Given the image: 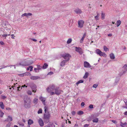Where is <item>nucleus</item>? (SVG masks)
I'll use <instances>...</instances> for the list:
<instances>
[{
  "label": "nucleus",
  "instance_id": "16",
  "mask_svg": "<svg viewBox=\"0 0 127 127\" xmlns=\"http://www.w3.org/2000/svg\"><path fill=\"white\" fill-rule=\"evenodd\" d=\"M0 107L2 109L4 108V105L2 101L0 102Z\"/></svg>",
  "mask_w": 127,
  "mask_h": 127
},
{
  "label": "nucleus",
  "instance_id": "11",
  "mask_svg": "<svg viewBox=\"0 0 127 127\" xmlns=\"http://www.w3.org/2000/svg\"><path fill=\"white\" fill-rule=\"evenodd\" d=\"M123 68L124 69V70H123V73H125L126 71L127 70V65H125L123 67Z\"/></svg>",
  "mask_w": 127,
  "mask_h": 127
},
{
  "label": "nucleus",
  "instance_id": "58",
  "mask_svg": "<svg viewBox=\"0 0 127 127\" xmlns=\"http://www.w3.org/2000/svg\"><path fill=\"white\" fill-rule=\"evenodd\" d=\"M79 83H83L84 82V81L83 80H80L79 81Z\"/></svg>",
  "mask_w": 127,
  "mask_h": 127
},
{
  "label": "nucleus",
  "instance_id": "7",
  "mask_svg": "<svg viewBox=\"0 0 127 127\" xmlns=\"http://www.w3.org/2000/svg\"><path fill=\"white\" fill-rule=\"evenodd\" d=\"M38 123L40 126L41 127H42L44 125V122L43 120L40 119L38 120Z\"/></svg>",
  "mask_w": 127,
  "mask_h": 127
},
{
  "label": "nucleus",
  "instance_id": "22",
  "mask_svg": "<svg viewBox=\"0 0 127 127\" xmlns=\"http://www.w3.org/2000/svg\"><path fill=\"white\" fill-rule=\"evenodd\" d=\"M38 100V99L34 98L33 100V102L36 104L37 103Z\"/></svg>",
  "mask_w": 127,
  "mask_h": 127
},
{
  "label": "nucleus",
  "instance_id": "38",
  "mask_svg": "<svg viewBox=\"0 0 127 127\" xmlns=\"http://www.w3.org/2000/svg\"><path fill=\"white\" fill-rule=\"evenodd\" d=\"M103 48L104 50L106 52L108 50V48H107L105 46H104L103 47Z\"/></svg>",
  "mask_w": 127,
  "mask_h": 127
},
{
  "label": "nucleus",
  "instance_id": "61",
  "mask_svg": "<svg viewBox=\"0 0 127 127\" xmlns=\"http://www.w3.org/2000/svg\"><path fill=\"white\" fill-rule=\"evenodd\" d=\"M17 88L18 91H19L20 90V86H19V87H17Z\"/></svg>",
  "mask_w": 127,
  "mask_h": 127
},
{
  "label": "nucleus",
  "instance_id": "47",
  "mask_svg": "<svg viewBox=\"0 0 127 127\" xmlns=\"http://www.w3.org/2000/svg\"><path fill=\"white\" fill-rule=\"evenodd\" d=\"M24 74V73L21 74H18V75L19 76H20L23 77L25 76Z\"/></svg>",
  "mask_w": 127,
  "mask_h": 127
},
{
  "label": "nucleus",
  "instance_id": "3",
  "mask_svg": "<svg viewBox=\"0 0 127 127\" xmlns=\"http://www.w3.org/2000/svg\"><path fill=\"white\" fill-rule=\"evenodd\" d=\"M61 56L64 58L65 59L67 58H69L71 57V56L69 54L65 53L64 54H62L61 55Z\"/></svg>",
  "mask_w": 127,
  "mask_h": 127
},
{
  "label": "nucleus",
  "instance_id": "55",
  "mask_svg": "<svg viewBox=\"0 0 127 127\" xmlns=\"http://www.w3.org/2000/svg\"><path fill=\"white\" fill-rule=\"evenodd\" d=\"M2 35L3 37H5L4 39H6V37L7 36V34H4Z\"/></svg>",
  "mask_w": 127,
  "mask_h": 127
},
{
  "label": "nucleus",
  "instance_id": "40",
  "mask_svg": "<svg viewBox=\"0 0 127 127\" xmlns=\"http://www.w3.org/2000/svg\"><path fill=\"white\" fill-rule=\"evenodd\" d=\"M97 114H92L91 116L92 118H95L96 117V115Z\"/></svg>",
  "mask_w": 127,
  "mask_h": 127
},
{
  "label": "nucleus",
  "instance_id": "39",
  "mask_svg": "<svg viewBox=\"0 0 127 127\" xmlns=\"http://www.w3.org/2000/svg\"><path fill=\"white\" fill-rule=\"evenodd\" d=\"M37 113L38 114L42 113V110L41 109H39Z\"/></svg>",
  "mask_w": 127,
  "mask_h": 127
},
{
  "label": "nucleus",
  "instance_id": "48",
  "mask_svg": "<svg viewBox=\"0 0 127 127\" xmlns=\"http://www.w3.org/2000/svg\"><path fill=\"white\" fill-rule=\"evenodd\" d=\"M11 124V123H9L8 124H7L5 127H9Z\"/></svg>",
  "mask_w": 127,
  "mask_h": 127
},
{
  "label": "nucleus",
  "instance_id": "44",
  "mask_svg": "<svg viewBox=\"0 0 127 127\" xmlns=\"http://www.w3.org/2000/svg\"><path fill=\"white\" fill-rule=\"evenodd\" d=\"M98 86V84H94L93 86V87L95 88H96V87Z\"/></svg>",
  "mask_w": 127,
  "mask_h": 127
},
{
  "label": "nucleus",
  "instance_id": "37",
  "mask_svg": "<svg viewBox=\"0 0 127 127\" xmlns=\"http://www.w3.org/2000/svg\"><path fill=\"white\" fill-rule=\"evenodd\" d=\"M37 70H39L40 69H41L42 68V67L40 65H37Z\"/></svg>",
  "mask_w": 127,
  "mask_h": 127
},
{
  "label": "nucleus",
  "instance_id": "6",
  "mask_svg": "<svg viewBox=\"0 0 127 127\" xmlns=\"http://www.w3.org/2000/svg\"><path fill=\"white\" fill-rule=\"evenodd\" d=\"M84 66L85 67L87 68H90L91 67V66L89 63L86 61L84 62Z\"/></svg>",
  "mask_w": 127,
  "mask_h": 127
},
{
  "label": "nucleus",
  "instance_id": "60",
  "mask_svg": "<svg viewBox=\"0 0 127 127\" xmlns=\"http://www.w3.org/2000/svg\"><path fill=\"white\" fill-rule=\"evenodd\" d=\"M89 126V125L86 124L84 125V127H88Z\"/></svg>",
  "mask_w": 127,
  "mask_h": 127
},
{
  "label": "nucleus",
  "instance_id": "57",
  "mask_svg": "<svg viewBox=\"0 0 127 127\" xmlns=\"http://www.w3.org/2000/svg\"><path fill=\"white\" fill-rule=\"evenodd\" d=\"M0 43L1 45H3L4 44V43L2 41H0Z\"/></svg>",
  "mask_w": 127,
  "mask_h": 127
},
{
  "label": "nucleus",
  "instance_id": "17",
  "mask_svg": "<svg viewBox=\"0 0 127 127\" xmlns=\"http://www.w3.org/2000/svg\"><path fill=\"white\" fill-rule=\"evenodd\" d=\"M39 99L42 102H45L46 100V98H44L41 96L39 97Z\"/></svg>",
  "mask_w": 127,
  "mask_h": 127
},
{
  "label": "nucleus",
  "instance_id": "51",
  "mask_svg": "<svg viewBox=\"0 0 127 127\" xmlns=\"http://www.w3.org/2000/svg\"><path fill=\"white\" fill-rule=\"evenodd\" d=\"M85 104V103L84 102H82L81 104V107L84 106Z\"/></svg>",
  "mask_w": 127,
  "mask_h": 127
},
{
  "label": "nucleus",
  "instance_id": "35",
  "mask_svg": "<svg viewBox=\"0 0 127 127\" xmlns=\"http://www.w3.org/2000/svg\"><path fill=\"white\" fill-rule=\"evenodd\" d=\"M44 112L45 113L47 112V111L48 110V107L45 106L44 107Z\"/></svg>",
  "mask_w": 127,
  "mask_h": 127
},
{
  "label": "nucleus",
  "instance_id": "53",
  "mask_svg": "<svg viewBox=\"0 0 127 127\" xmlns=\"http://www.w3.org/2000/svg\"><path fill=\"white\" fill-rule=\"evenodd\" d=\"M75 113H76V112L74 111H73L71 112V114L73 115H75Z\"/></svg>",
  "mask_w": 127,
  "mask_h": 127
},
{
  "label": "nucleus",
  "instance_id": "50",
  "mask_svg": "<svg viewBox=\"0 0 127 127\" xmlns=\"http://www.w3.org/2000/svg\"><path fill=\"white\" fill-rule=\"evenodd\" d=\"M79 53V54H80L81 55L83 53V52L82 51V49H81V50H80L78 52Z\"/></svg>",
  "mask_w": 127,
  "mask_h": 127
},
{
  "label": "nucleus",
  "instance_id": "36",
  "mask_svg": "<svg viewBox=\"0 0 127 127\" xmlns=\"http://www.w3.org/2000/svg\"><path fill=\"white\" fill-rule=\"evenodd\" d=\"M72 40L71 38L69 39L67 42V44H69L71 42Z\"/></svg>",
  "mask_w": 127,
  "mask_h": 127
},
{
  "label": "nucleus",
  "instance_id": "26",
  "mask_svg": "<svg viewBox=\"0 0 127 127\" xmlns=\"http://www.w3.org/2000/svg\"><path fill=\"white\" fill-rule=\"evenodd\" d=\"M47 127H55V126L53 123L51 124L48 125L47 126Z\"/></svg>",
  "mask_w": 127,
  "mask_h": 127
},
{
  "label": "nucleus",
  "instance_id": "54",
  "mask_svg": "<svg viewBox=\"0 0 127 127\" xmlns=\"http://www.w3.org/2000/svg\"><path fill=\"white\" fill-rule=\"evenodd\" d=\"M53 74V73L52 72L50 71L48 73L47 75H51Z\"/></svg>",
  "mask_w": 127,
  "mask_h": 127
},
{
  "label": "nucleus",
  "instance_id": "56",
  "mask_svg": "<svg viewBox=\"0 0 127 127\" xmlns=\"http://www.w3.org/2000/svg\"><path fill=\"white\" fill-rule=\"evenodd\" d=\"M111 121L114 124H116L117 123V121L116 120H112Z\"/></svg>",
  "mask_w": 127,
  "mask_h": 127
},
{
  "label": "nucleus",
  "instance_id": "25",
  "mask_svg": "<svg viewBox=\"0 0 127 127\" xmlns=\"http://www.w3.org/2000/svg\"><path fill=\"white\" fill-rule=\"evenodd\" d=\"M120 126L122 127H124L125 126H124V125H127V124L126 122H125L124 123H123L122 122H120Z\"/></svg>",
  "mask_w": 127,
  "mask_h": 127
},
{
  "label": "nucleus",
  "instance_id": "64",
  "mask_svg": "<svg viewBox=\"0 0 127 127\" xmlns=\"http://www.w3.org/2000/svg\"><path fill=\"white\" fill-rule=\"evenodd\" d=\"M2 98L3 99H5L6 97L2 95Z\"/></svg>",
  "mask_w": 127,
  "mask_h": 127
},
{
  "label": "nucleus",
  "instance_id": "1",
  "mask_svg": "<svg viewBox=\"0 0 127 127\" xmlns=\"http://www.w3.org/2000/svg\"><path fill=\"white\" fill-rule=\"evenodd\" d=\"M24 105L25 108L29 109L31 107V100L29 97H27L24 99Z\"/></svg>",
  "mask_w": 127,
  "mask_h": 127
},
{
  "label": "nucleus",
  "instance_id": "20",
  "mask_svg": "<svg viewBox=\"0 0 127 127\" xmlns=\"http://www.w3.org/2000/svg\"><path fill=\"white\" fill-rule=\"evenodd\" d=\"M48 65L46 63H44L43 65L42 68L43 69H45L47 68V67L48 66Z\"/></svg>",
  "mask_w": 127,
  "mask_h": 127
},
{
  "label": "nucleus",
  "instance_id": "10",
  "mask_svg": "<svg viewBox=\"0 0 127 127\" xmlns=\"http://www.w3.org/2000/svg\"><path fill=\"white\" fill-rule=\"evenodd\" d=\"M30 78L32 80H35L40 79V77L39 76H32L30 77Z\"/></svg>",
  "mask_w": 127,
  "mask_h": 127
},
{
  "label": "nucleus",
  "instance_id": "24",
  "mask_svg": "<svg viewBox=\"0 0 127 127\" xmlns=\"http://www.w3.org/2000/svg\"><path fill=\"white\" fill-rule=\"evenodd\" d=\"M117 27H119L120 25L121 22L120 20H118L117 21Z\"/></svg>",
  "mask_w": 127,
  "mask_h": 127
},
{
  "label": "nucleus",
  "instance_id": "63",
  "mask_svg": "<svg viewBox=\"0 0 127 127\" xmlns=\"http://www.w3.org/2000/svg\"><path fill=\"white\" fill-rule=\"evenodd\" d=\"M98 16L97 15L95 17V18L96 20H97L98 19Z\"/></svg>",
  "mask_w": 127,
  "mask_h": 127
},
{
  "label": "nucleus",
  "instance_id": "43",
  "mask_svg": "<svg viewBox=\"0 0 127 127\" xmlns=\"http://www.w3.org/2000/svg\"><path fill=\"white\" fill-rule=\"evenodd\" d=\"M65 64H64V62H63V61H62L60 65L63 66L65 65Z\"/></svg>",
  "mask_w": 127,
  "mask_h": 127
},
{
  "label": "nucleus",
  "instance_id": "42",
  "mask_svg": "<svg viewBox=\"0 0 127 127\" xmlns=\"http://www.w3.org/2000/svg\"><path fill=\"white\" fill-rule=\"evenodd\" d=\"M92 118L91 116H89L88 119V120L87 121H88L89 122L90 121L92 120Z\"/></svg>",
  "mask_w": 127,
  "mask_h": 127
},
{
  "label": "nucleus",
  "instance_id": "59",
  "mask_svg": "<svg viewBox=\"0 0 127 127\" xmlns=\"http://www.w3.org/2000/svg\"><path fill=\"white\" fill-rule=\"evenodd\" d=\"M28 94H29L30 95H32V92L31 91H28Z\"/></svg>",
  "mask_w": 127,
  "mask_h": 127
},
{
  "label": "nucleus",
  "instance_id": "14",
  "mask_svg": "<svg viewBox=\"0 0 127 127\" xmlns=\"http://www.w3.org/2000/svg\"><path fill=\"white\" fill-rule=\"evenodd\" d=\"M55 94L56 95H59L60 93L61 92L60 91H59L57 89H55Z\"/></svg>",
  "mask_w": 127,
  "mask_h": 127
},
{
  "label": "nucleus",
  "instance_id": "8",
  "mask_svg": "<svg viewBox=\"0 0 127 127\" xmlns=\"http://www.w3.org/2000/svg\"><path fill=\"white\" fill-rule=\"evenodd\" d=\"M74 12L77 14H80L82 13L81 10L79 9H76L74 10Z\"/></svg>",
  "mask_w": 127,
  "mask_h": 127
},
{
  "label": "nucleus",
  "instance_id": "13",
  "mask_svg": "<svg viewBox=\"0 0 127 127\" xmlns=\"http://www.w3.org/2000/svg\"><path fill=\"white\" fill-rule=\"evenodd\" d=\"M96 53L97 54H98L100 56L101 54L102 53L101 51L98 49H97L95 51Z\"/></svg>",
  "mask_w": 127,
  "mask_h": 127
},
{
  "label": "nucleus",
  "instance_id": "52",
  "mask_svg": "<svg viewBox=\"0 0 127 127\" xmlns=\"http://www.w3.org/2000/svg\"><path fill=\"white\" fill-rule=\"evenodd\" d=\"M24 75L25 76H28L29 74H30V73L29 72H26V73H24Z\"/></svg>",
  "mask_w": 127,
  "mask_h": 127
},
{
  "label": "nucleus",
  "instance_id": "62",
  "mask_svg": "<svg viewBox=\"0 0 127 127\" xmlns=\"http://www.w3.org/2000/svg\"><path fill=\"white\" fill-rule=\"evenodd\" d=\"M124 73H123H123H122V72H120L119 74V75L120 76H121L122 75H123V74H124Z\"/></svg>",
  "mask_w": 127,
  "mask_h": 127
},
{
  "label": "nucleus",
  "instance_id": "12",
  "mask_svg": "<svg viewBox=\"0 0 127 127\" xmlns=\"http://www.w3.org/2000/svg\"><path fill=\"white\" fill-rule=\"evenodd\" d=\"M32 15V14L31 13H25L23 14L22 15V16H30Z\"/></svg>",
  "mask_w": 127,
  "mask_h": 127
},
{
  "label": "nucleus",
  "instance_id": "15",
  "mask_svg": "<svg viewBox=\"0 0 127 127\" xmlns=\"http://www.w3.org/2000/svg\"><path fill=\"white\" fill-rule=\"evenodd\" d=\"M110 57L111 59H115V57L114 54L112 53L110 54Z\"/></svg>",
  "mask_w": 127,
  "mask_h": 127
},
{
  "label": "nucleus",
  "instance_id": "18",
  "mask_svg": "<svg viewBox=\"0 0 127 127\" xmlns=\"http://www.w3.org/2000/svg\"><path fill=\"white\" fill-rule=\"evenodd\" d=\"M33 122L32 120L29 119L28 121V124L29 125H31L33 124Z\"/></svg>",
  "mask_w": 127,
  "mask_h": 127
},
{
  "label": "nucleus",
  "instance_id": "31",
  "mask_svg": "<svg viewBox=\"0 0 127 127\" xmlns=\"http://www.w3.org/2000/svg\"><path fill=\"white\" fill-rule=\"evenodd\" d=\"M85 33L83 35L82 37V38L80 40V43H82L83 41L84 40V38L85 37Z\"/></svg>",
  "mask_w": 127,
  "mask_h": 127
},
{
  "label": "nucleus",
  "instance_id": "5",
  "mask_svg": "<svg viewBox=\"0 0 127 127\" xmlns=\"http://www.w3.org/2000/svg\"><path fill=\"white\" fill-rule=\"evenodd\" d=\"M78 23L79 27L80 28H82L83 27V24L84 23V22L83 21L81 20L78 21Z\"/></svg>",
  "mask_w": 127,
  "mask_h": 127
},
{
  "label": "nucleus",
  "instance_id": "46",
  "mask_svg": "<svg viewBox=\"0 0 127 127\" xmlns=\"http://www.w3.org/2000/svg\"><path fill=\"white\" fill-rule=\"evenodd\" d=\"M29 68H30V71H32V69L33 68V67L32 66H29Z\"/></svg>",
  "mask_w": 127,
  "mask_h": 127
},
{
  "label": "nucleus",
  "instance_id": "9",
  "mask_svg": "<svg viewBox=\"0 0 127 127\" xmlns=\"http://www.w3.org/2000/svg\"><path fill=\"white\" fill-rule=\"evenodd\" d=\"M13 120L12 117H10V116H8L7 118L5 121V122H10V121H12Z\"/></svg>",
  "mask_w": 127,
  "mask_h": 127
},
{
  "label": "nucleus",
  "instance_id": "28",
  "mask_svg": "<svg viewBox=\"0 0 127 127\" xmlns=\"http://www.w3.org/2000/svg\"><path fill=\"white\" fill-rule=\"evenodd\" d=\"M49 87L52 90V91H53L54 90H55V86L53 85H52V86H49Z\"/></svg>",
  "mask_w": 127,
  "mask_h": 127
},
{
  "label": "nucleus",
  "instance_id": "34",
  "mask_svg": "<svg viewBox=\"0 0 127 127\" xmlns=\"http://www.w3.org/2000/svg\"><path fill=\"white\" fill-rule=\"evenodd\" d=\"M4 115V113H3L2 111L0 110V117H3Z\"/></svg>",
  "mask_w": 127,
  "mask_h": 127
},
{
  "label": "nucleus",
  "instance_id": "41",
  "mask_svg": "<svg viewBox=\"0 0 127 127\" xmlns=\"http://www.w3.org/2000/svg\"><path fill=\"white\" fill-rule=\"evenodd\" d=\"M69 60V58H68L66 60H64L63 61V62H64V64H65V63L67 62V61H68Z\"/></svg>",
  "mask_w": 127,
  "mask_h": 127
},
{
  "label": "nucleus",
  "instance_id": "19",
  "mask_svg": "<svg viewBox=\"0 0 127 127\" xmlns=\"http://www.w3.org/2000/svg\"><path fill=\"white\" fill-rule=\"evenodd\" d=\"M33 63V62L32 61H29L28 63V64H25V66H28L31 64Z\"/></svg>",
  "mask_w": 127,
  "mask_h": 127
},
{
  "label": "nucleus",
  "instance_id": "45",
  "mask_svg": "<svg viewBox=\"0 0 127 127\" xmlns=\"http://www.w3.org/2000/svg\"><path fill=\"white\" fill-rule=\"evenodd\" d=\"M89 108L90 109H92L93 108V105L92 104H90L89 107Z\"/></svg>",
  "mask_w": 127,
  "mask_h": 127
},
{
  "label": "nucleus",
  "instance_id": "4",
  "mask_svg": "<svg viewBox=\"0 0 127 127\" xmlns=\"http://www.w3.org/2000/svg\"><path fill=\"white\" fill-rule=\"evenodd\" d=\"M50 116V113L49 111L44 114V119H49Z\"/></svg>",
  "mask_w": 127,
  "mask_h": 127
},
{
  "label": "nucleus",
  "instance_id": "27",
  "mask_svg": "<svg viewBox=\"0 0 127 127\" xmlns=\"http://www.w3.org/2000/svg\"><path fill=\"white\" fill-rule=\"evenodd\" d=\"M75 49V51L78 52L80 50H81V48L79 47H76Z\"/></svg>",
  "mask_w": 127,
  "mask_h": 127
},
{
  "label": "nucleus",
  "instance_id": "23",
  "mask_svg": "<svg viewBox=\"0 0 127 127\" xmlns=\"http://www.w3.org/2000/svg\"><path fill=\"white\" fill-rule=\"evenodd\" d=\"M84 114V112L80 110L78 111L77 114L79 115H81Z\"/></svg>",
  "mask_w": 127,
  "mask_h": 127
},
{
  "label": "nucleus",
  "instance_id": "32",
  "mask_svg": "<svg viewBox=\"0 0 127 127\" xmlns=\"http://www.w3.org/2000/svg\"><path fill=\"white\" fill-rule=\"evenodd\" d=\"M100 56H103L104 57H106V55L104 53L102 52V53L101 54Z\"/></svg>",
  "mask_w": 127,
  "mask_h": 127
},
{
  "label": "nucleus",
  "instance_id": "33",
  "mask_svg": "<svg viewBox=\"0 0 127 127\" xmlns=\"http://www.w3.org/2000/svg\"><path fill=\"white\" fill-rule=\"evenodd\" d=\"M105 15V14L103 13L102 12L101 13V18L103 20L104 19Z\"/></svg>",
  "mask_w": 127,
  "mask_h": 127
},
{
  "label": "nucleus",
  "instance_id": "30",
  "mask_svg": "<svg viewBox=\"0 0 127 127\" xmlns=\"http://www.w3.org/2000/svg\"><path fill=\"white\" fill-rule=\"evenodd\" d=\"M47 91L48 93H50L52 91L50 88L49 87H48L47 89Z\"/></svg>",
  "mask_w": 127,
  "mask_h": 127
},
{
  "label": "nucleus",
  "instance_id": "2",
  "mask_svg": "<svg viewBox=\"0 0 127 127\" xmlns=\"http://www.w3.org/2000/svg\"><path fill=\"white\" fill-rule=\"evenodd\" d=\"M29 86H30L32 89L33 92H36L35 89L36 88V86L33 83H32L30 84Z\"/></svg>",
  "mask_w": 127,
  "mask_h": 127
},
{
  "label": "nucleus",
  "instance_id": "29",
  "mask_svg": "<svg viewBox=\"0 0 127 127\" xmlns=\"http://www.w3.org/2000/svg\"><path fill=\"white\" fill-rule=\"evenodd\" d=\"M98 118H95L93 120V122L94 123H97L98 122Z\"/></svg>",
  "mask_w": 127,
  "mask_h": 127
},
{
  "label": "nucleus",
  "instance_id": "49",
  "mask_svg": "<svg viewBox=\"0 0 127 127\" xmlns=\"http://www.w3.org/2000/svg\"><path fill=\"white\" fill-rule=\"evenodd\" d=\"M46 120L44 121L45 123H47L49 122V119H45Z\"/></svg>",
  "mask_w": 127,
  "mask_h": 127
},
{
  "label": "nucleus",
  "instance_id": "21",
  "mask_svg": "<svg viewBox=\"0 0 127 127\" xmlns=\"http://www.w3.org/2000/svg\"><path fill=\"white\" fill-rule=\"evenodd\" d=\"M89 73L88 72H86L84 76H83V78L84 79H86L87 78L88 76L89 75Z\"/></svg>",
  "mask_w": 127,
  "mask_h": 127
}]
</instances>
